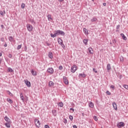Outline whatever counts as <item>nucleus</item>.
Returning a JSON list of instances; mask_svg holds the SVG:
<instances>
[{"mask_svg": "<svg viewBox=\"0 0 128 128\" xmlns=\"http://www.w3.org/2000/svg\"><path fill=\"white\" fill-rule=\"evenodd\" d=\"M55 34L56 36H60V34H61V36H64L65 33L64 31L60 30H57L55 31Z\"/></svg>", "mask_w": 128, "mask_h": 128, "instance_id": "1", "label": "nucleus"}, {"mask_svg": "<svg viewBox=\"0 0 128 128\" xmlns=\"http://www.w3.org/2000/svg\"><path fill=\"white\" fill-rule=\"evenodd\" d=\"M26 26L28 32H32V30H34V27H32V25L28 24H26Z\"/></svg>", "mask_w": 128, "mask_h": 128, "instance_id": "2", "label": "nucleus"}, {"mask_svg": "<svg viewBox=\"0 0 128 128\" xmlns=\"http://www.w3.org/2000/svg\"><path fill=\"white\" fill-rule=\"evenodd\" d=\"M34 122L36 128H40V120L38 119H35Z\"/></svg>", "mask_w": 128, "mask_h": 128, "instance_id": "3", "label": "nucleus"}, {"mask_svg": "<svg viewBox=\"0 0 128 128\" xmlns=\"http://www.w3.org/2000/svg\"><path fill=\"white\" fill-rule=\"evenodd\" d=\"M124 126H126V124H124V122H118L117 124V127H118V128H122Z\"/></svg>", "mask_w": 128, "mask_h": 128, "instance_id": "4", "label": "nucleus"}, {"mask_svg": "<svg viewBox=\"0 0 128 128\" xmlns=\"http://www.w3.org/2000/svg\"><path fill=\"white\" fill-rule=\"evenodd\" d=\"M76 65H73V66L71 68V72L73 74H74V72H76Z\"/></svg>", "mask_w": 128, "mask_h": 128, "instance_id": "5", "label": "nucleus"}, {"mask_svg": "<svg viewBox=\"0 0 128 128\" xmlns=\"http://www.w3.org/2000/svg\"><path fill=\"white\" fill-rule=\"evenodd\" d=\"M47 72L48 74H54V68H50L47 70Z\"/></svg>", "mask_w": 128, "mask_h": 128, "instance_id": "6", "label": "nucleus"}, {"mask_svg": "<svg viewBox=\"0 0 128 128\" xmlns=\"http://www.w3.org/2000/svg\"><path fill=\"white\" fill-rule=\"evenodd\" d=\"M24 84L28 86V88H30V82L28 81V80H24Z\"/></svg>", "mask_w": 128, "mask_h": 128, "instance_id": "7", "label": "nucleus"}, {"mask_svg": "<svg viewBox=\"0 0 128 128\" xmlns=\"http://www.w3.org/2000/svg\"><path fill=\"white\" fill-rule=\"evenodd\" d=\"M63 80L65 84H68V80L66 76H63Z\"/></svg>", "mask_w": 128, "mask_h": 128, "instance_id": "8", "label": "nucleus"}, {"mask_svg": "<svg viewBox=\"0 0 128 128\" xmlns=\"http://www.w3.org/2000/svg\"><path fill=\"white\" fill-rule=\"evenodd\" d=\"M4 120L6 122H12V121L10 120V119L8 117V116H6L4 118Z\"/></svg>", "mask_w": 128, "mask_h": 128, "instance_id": "9", "label": "nucleus"}, {"mask_svg": "<svg viewBox=\"0 0 128 128\" xmlns=\"http://www.w3.org/2000/svg\"><path fill=\"white\" fill-rule=\"evenodd\" d=\"M112 106L115 110H118V107L116 106V102H113Z\"/></svg>", "mask_w": 128, "mask_h": 128, "instance_id": "10", "label": "nucleus"}, {"mask_svg": "<svg viewBox=\"0 0 128 128\" xmlns=\"http://www.w3.org/2000/svg\"><path fill=\"white\" fill-rule=\"evenodd\" d=\"M86 78V74L83 73V74H80L78 75V77L79 78Z\"/></svg>", "mask_w": 128, "mask_h": 128, "instance_id": "11", "label": "nucleus"}, {"mask_svg": "<svg viewBox=\"0 0 128 128\" xmlns=\"http://www.w3.org/2000/svg\"><path fill=\"white\" fill-rule=\"evenodd\" d=\"M120 36L122 38V40H127L126 36H124V34L122 33L120 34Z\"/></svg>", "mask_w": 128, "mask_h": 128, "instance_id": "12", "label": "nucleus"}, {"mask_svg": "<svg viewBox=\"0 0 128 128\" xmlns=\"http://www.w3.org/2000/svg\"><path fill=\"white\" fill-rule=\"evenodd\" d=\"M31 74H32V76H38L36 72H34L33 69L31 70Z\"/></svg>", "mask_w": 128, "mask_h": 128, "instance_id": "13", "label": "nucleus"}, {"mask_svg": "<svg viewBox=\"0 0 128 128\" xmlns=\"http://www.w3.org/2000/svg\"><path fill=\"white\" fill-rule=\"evenodd\" d=\"M88 50L91 54H94V50H92V48H89L88 49Z\"/></svg>", "mask_w": 128, "mask_h": 128, "instance_id": "14", "label": "nucleus"}, {"mask_svg": "<svg viewBox=\"0 0 128 128\" xmlns=\"http://www.w3.org/2000/svg\"><path fill=\"white\" fill-rule=\"evenodd\" d=\"M83 32L84 34H88V30H86V28H84Z\"/></svg>", "mask_w": 128, "mask_h": 128, "instance_id": "15", "label": "nucleus"}, {"mask_svg": "<svg viewBox=\"0 0 128 128\" xmlns=\"http://www.w3.org/2000/svg\"><path fill=\"white\" fill-rule=\"evenodd\" d=\"M58 42L59 44H64L62 40L60 38H58Z\"/></svg>", "mask_w": 128, "mask_h": 128, "instance_id": "16", "label": "nucleus"}, {"mask_svg": "<svg viewBox=\"0 0 128 128\" xmlns=\"http://www.w3.org/2000/svg\"><path fill=\"white\" fill-rule=\"evenodd\" d=\"M20 98L22 102H24V97L22 95V93L20 94Z\"/></svg>", "mask_w": 128, "mask_h": 128, "instance_id": "17", "label": "nucleus"}, {"mask_svg": "<svg viewBox=\"0 0 128 128\" xmlns=\"http://www.w3.org/2000/svg\"><path fill=\"white\" fill-rule=\"evenodd\" d=\"M52 114L54 116H56V110H52Z\"/></svg>", "mask_w": 128, "mask_h": 128, "instance_id": "18", "label": "nucleus"}, {"mask_svg": "<svg viewBox=\"0 0 128 128\" xmlns=\"http://www.w3.org/2000/svg\"><path fill=\"white\" fill-rule=\"evenodd\" d=\"M48 58H52L53 56H52V52H49L48 54Z\"/></svg>", "mask_w": 128, "mask_h": 128, "instance_id": "19", "label": "nucleus"}, {"mask_svg": "<svg viewBox=\"0 0 128 128\" xmlns=\"http://www.w3.org/2000/svg\"><path fill=\"white\" fill-rule=\"evenodd\" d=\"M110 68H112V67L110 66V64H107V66H106V70H110Z\"/></svg>", "mask_w": 128, "mask_h": 128, "instance_id": "20", "label": "nucleus"}, {"mask_svg": "<svg viewBox=\"0 0 128 128\" xmlns=\"http://www.w3.org/2000/svg\"><path fill=\"white\" fill-rule=\"evenodd\" d=\"M96 20H98V18H96V17H94L92 19H91L92 22H96Z\"/></svg>", "mask_w": 128, "mask_h": 128, "instance_id": "21", "label": "nucleus"}, {"mask_svg": "<svg viewBox=\"0 0 128 128\" xmlns=\"http://www.w3.org/2000/svg\"><path fill=\"white\" fill-rule=\"evenodd\" d=\"M88 39H84L83 40L84 44L86 46L88 44Z\"/></svg>", "mask_w": 128, "mask_h": 128, "instance_id": "22", "label": "nucleus"}, {"mask_svg": "<svg viewBox=\"0 0 128 128\" xmlns=\"http://www.w3.org/2000/svg\"><path fill=\"white\" fill-rule=\"evenodd\" d=\"M10 122H6L5 123V126L6 128H10Z\"/></svg>", "mask_w": 128, "mask_h": 128, "instance_id": "23", "label": "nucleus"}, {"mask_svg": "<svg viewBox=\"0 0 128 128\" xmlns=\"http://www.w3.org/2000/svg\"><path fill=\"white\" fill-rule=\"evenodd\" d=\"M48 84L49 86H54V82H52V81H50L49 82Z\"/></svg>", "mask_w": 128, "mask_h": 128, "instance_id": "24", "label": "nucleus"}, {"mask_svg": "<svg viewBox=\"0 0 128 128\" xmlns=\"http://www.w3.org/2000/svg\"><path fill=\"white\" fill-rule=\"evenodd\" d=\"M8 72H14V70L12 68H8Z\"/></svg>", "mask_w": 128, "mask_h": 128, "instance_id": "25", "label": "nucleus"}, {"mask_svg": "<svg viewBox=\"0 0 128 128\" xmlns=\"http://www.w3.org/2000/svg\"><path fill=\"white\" fill-rule=\"evenodd\" d=\"M47 18H48V20H52V16L50 14H48Z\"/></svg>", "mask_w": 128, "mask_h": 128, "instance_id": "26", "label": "nucleus"}, {"mask_svg": "<svg viewBox=\"0 0 128 128\" xmlns=\"http://www.w3.org/2000/svg\"><path fill=\"white\" fill-rule=\"evenodd\" d=\"M89 107L92 108H94V104H92V102H90L89 104Z\"/></svg>", "mask_w": 128, "mask_h": 128, "instance_id": "27", "label": "nucleus"}, {"mask_svg": "<svg viewBox=\"0 0 128 128\" xmlns=\"http://www.w3.org/2000/svg\"><path fill=\"white\" fill-rule=\"evenodd\" d=\"M58 106H60V108H62L64 106V104L62 103V102H59L58 104Z\"/></svg>", "mask_w": 128, "mask_h": 128, "instance_id": "28", "label": "nucleus"}, {"mask_svg": "<svg viewBox=\"0 0 128 128\" xmlns=\"http://www.w3.org/2000/svg\"><path fill=\"white\" fill-rule=\"evenodd\" d=\"M50 34L51 38H56V33L54 34H52V33H51Z\"/></svg>", "mask_w": 128, "mask_h": 128, "instance_id": "29", "label": "nucleus"}, {"mask_svg": "<svg viewBox=\"0 0 128 128\" xmlns=\"http://www.w3.org/2000/svg\"><path fill=\"white\" fill-rule=\"evenodd\" d=\"M30 22L32 24H36V22H34V19H31L30 20Z\"/></svg>", "mask_w": 128, "mask_h": 128, "instance_id": "30", "label": "nucleus"}, {"mask_svg": "<svg viewBox=\"0 0 128 128\" xmlns=\"http://www.w3.org/2000/svg\"><path fill=\"white\" fill-rule=\"evenodd\" d=\"M120 25H118L116 26V32H119L120 30H120Z\"/></svg>", "mask_w": 128, "mask_h": 128, "instance_id": "31", "label": "nucleus"}, {"mask_svg": "<svg viewBox=\"0 0 128 128\" xmlns=\"http://www.w3.org/2000/svg\"><path fill=\"white\" fill-rule=\"evenodd\" d=\"M8 102H10V104H12V100L10 98H8Z\"/></svg>", "mask_w": 128, "mask_h": 128, "instance_id": "32", "label": "nucleus"}, {"mask_svg": "<svg viewBox=\"0 0 128 128\" xmlns=\"http://www.w3.org/2000/svg\"><path fill=\"white\" fill-rule=\"evenodd\" d=\"M69 118L70 120H74V117L72 116L71 115H70L69 116Z\"/></svg>", "mask_w": 128, "mask_h": 128, "instance_id": "33", "label": "nucleus"}, {"mask_svg": "<svg viewBox=\"0 0 128 128\" xmlns=\"http://www.w3.org/2000/svg\"><path fill=\"white\" fill-rule=\"evenodd\" d=\"M63 122H64V124H68V120L66 118H64Z\"/></svg>", "mask_w": 128, "mask_h": 128, "instance_id": "34", "label": "nucleus"}, {"mask_svg": "<svg viewBox=\"0 0 128 128\" xmlns=\"http://www.w3.org/2000/svg\"><path fill=\"white\" fill-rule=\"evenodd\" d=\"M22 48V45H19L18 46L17 50H20Z\"/></svg>", "mask_w": 128, "mask_h": 128, "instance_id": "35", "label": "nucleus"}, {"mask_svg": "<svg viewBox=\"0 0 128 128\" xmlns=\"http://www.w3.org/2000/svg\"><path fill=\"white\" fill-rule=\"evenodd\" d=\"M124 88H126V90H128V86L126 84L124 85Z\"/></svg>", "mask_w": 128, "mask_h": 128, "instance_id": "36", "label": "nucleus"}, {"mask_svg": "<svg viewBox=\"0 0 128 128\" xmlns=\"http://www.w3.org/2000/svg\"><path fill=\"white\" fill-rule=\"evenodd\" d=\"M8 94L10 96H12V92H10V90L8 91Z\"/></svg>", "mask_w": 128, "mask_h": 128, "instance_id": "37", "label": "nucleus"}, {"mask_svg": "<svg viewBox=\"0 0 128 128\" xmlns=\"http://www.w3.org/2000/svg\"><path fill=\"white\" fill-rule=\"evenodd\" d=\"M12 36H10V37H9V40L10 41V42H12Z\"/></svg>", "mask_w": 128, "mask_h": 128, "instance_id": "38", "label": "nucleus"}, {"mask_svg": "<svg viewBox=\"0 0 128 128\" xmlns=\"http://www.w3.org/2000/svg\"><path fill=\"white\" fill-rule=\"evenodd\" d=\"M93 72H96V74H98V70H96L95 68H93Z\"/></svg>", "mask_w": 128, "mask_h": 128, "instance_id": "39", "label": "nucleus"}, {"mask_svg": "<svg viewBox=\"0 0 128 128\" xmlns=\"http://www.w3.org/2000/svg\"><path fill=\"white\" fill-rule=\"evenodd\" d=\"M22 8H24V4L22 3L21 6Z\"/></svg>", "mask_w": 128, "mask_h": 128, "instance_id": "40", "label": "nucleus"}, {"mask_svg": "<svg viewBox=\"0 0 128 128\" xmlns=\"http://www.w3.org/2000/svg\"><path fill=\"white\" fill-rule=\"evenodd\" d=\"M62 68H63V67L62 66H59V70H62Z\"/></svg>", "mask_w": 128, "mask_h": 128, "instance_id": "41", "label": "nucleus"}, {"mask_svg": "<svg viewBox=\"0 0 128 128\" xmlns=\"http://www.w3.org/2000/svg\"><path fill=\"white\" fill-rule=\"evenodd\" d=\"M113 44H116V39H114L112 40Z\"/></svg>", "mask_w": 128, "mask_h": 128, "instance_id": "42", "label": "nucleus"}, {"mask_svg": "<svg viewBox=\"0 0 128 128\" xmlns=\"http://www.w3.org/2000/svg\"><path fill=\"white\" fill-rule=\"evenodd\" d=\"M8 56L10 58H12V54H8Z\"/></svg>", "mask_w": 128, "mask_h": 128, "instance_id": "43", "label": "nucleus"}, {"mask_svg": "<svg viewBox=\"0 0 128 128\" xmlns=\"http://www.w3.org/2000/svg\"><path fill=\"white\" fill-rule=\"evenodd\" d=\"M94 120L96 121L98 120V117L96 116H94Z\"/></svg>", "mask_w": 128, "mask_h": 128, "instance_id": "44", "label": "nucleus"}, {"mask_svg": "<svg viewBox=\"0 0 128 128\" xmlns=\"http://www.w3.org/2000/svg\"><path fill=\"white\" fill-rule=\"evenodd\" d=\"M60 46L62 48H66V46L64 44H61Z\"/></svg>", "mask_w": 128, "mask_h": 128, "instance_id": "45", "label": "nucleus"}, {"mask_svg": "<svg viewBox=\"0 0 128 128\" xmlns=\"http://www.w3.org/2000/svg\"><path fill=\"white\" fill-rule=\"evenodd\" d=\"M110 88H112V90H114V86L112 85L110 86Z\"/></svg>", "mask_w": 128, "mask_h": 128, "instance_id": "46", "label": "nucleus"}, {"mask_svg": "<svg viewBox=\"0 0 128 128\" xmlns=\"http://www.w3.org/2000/svg\"><path fill=\"white\" fill-rule=\"evenodd\" d=\"M46 44H47V46H50V44H48V42H46Z\"/></svg>", "mask_w": 128, "mask_h": 128, "instance_id": "47", "label": "nucleus"}, {"mask_svg": "<svg viewBox=\"0 0 128 128\" xmlns=\"http://www.w3.org/2000/svg\"><path fill=\"white\" fill-rule=\"evenodd\" d=\"M106 93L107 94H108V96H110V92L109 91H106Z\"/></svg>", "mask_w": 128, "mask_h": 128, "instance_id": "48", "label": "nucleus"}, {"mask_svg": "<svg viewBox=\"0 0 128 128\" xmlns=\"http://www.w3.org/2000/svg\"><path fill=\"white\" fill-rule=\"evenodd\" d=\"M44 128H50V126H48V125H45Z\"/></svg>", "mask_w": 128, "mask_h": 128, "instance_id": "49", "label": "nucleus"}, {"mask_svg": "<svg viewBox=\"0 0 128 128\" xmlns=\"http://www.w3.org/2000/svg\"><path fill=\"white\" fill-rule=\"evenodd\" d=\"M70 110H72V112H74V108H70Z\"/></svg>", "mask_w": 128, "mask_h": 128, "instance_id": "50", "label": "nucleus"}, {"mask_svg": "<svg viewBox=\"0 0 128 128\" xmlns=\"http://www.w3.org/2000/svg\"><path fill=\"white\" fill-rule=\"evenodd\" d=\"M0 14L1 16H4V12L2 11H0Z\"/></svg>", "mask_w": 128, "mask_h": 128, "instance_id": "51", "label": "nucleus"}, {"mask_svg": "<svg viewBox=\"0 0 128 128\" xmlns=\"http://www.w3.org/2000/svg\"><path fill=\"white\" fill-rule=\"evenodd\" d=\"M2 42H4V38H1Z\"/></svg>", "mask_w": 128, "mask_h": 128, "instance_id": "52", "label": "nucleus"}, {"mask_svg": "<svg viewBox=\"0 0 128 128\" xmlns=\"http://www.w3.org/2000/svg\"><path fill=\"white\" fill-rule=\"evenodd\" d=\"M4 46L5 48H6L8 46V44H6V42L5 43V44H4Z\"/></svg>", "mask_w": 128, "mask_h": 128, "instance_id": "53", "label": "nucleus"}, {"mask_svg": "<svg viewBox=\"0 0 128 128\" xmlns=\"http://www.w3.org/2000/svg\"><path fill=\"white\" fill-rule=\"evenodd\" d=\"M120 62H124V58H120Z\"/></svg>", "mask_w": 128, "mask_h": 128, "instance_id": "54", "label": "nucleus"}, {"mask_svg": "<svg viewBox=\"0 0 128 128\" xmlns=\"http://www.w3.org/2000/svg\"><path fill=\"white\" fill-rule=\"evenodd\" d=\"M73 128H78V127H77L76 126V125H74V126H73Z\"/></svg>", "mask_w": 128, "mask_h": 128, "instance_id": "55", "label": "nucleus"}, {"mask_svg": "<svg viewBox=\"0 0 128 128\" xmlns=\"http://www.w3.org/2000/svg\"><path fill=\"white\" fill-rule=\"evenodd\" d=\"M103 6H106V3H104V4H103Z\"/></svg>", "mask_w": 128, "mask_h": 128, "instance_id": "56", "label": "nucleus"}, {"mask_svg": "<svg viewBox=\"0 0 128 128\" xmlns=\"http://www.w3.org/2000/svg\"><path fill=\"white\" fill-rule=\"evenodd\" d=\"M1 28H4V25H3V24L1 25Z\"/></svg>", "mask_w": 128, "mask_h": 128, "instance_id": "57", "label": "nucleus"}, {"mask_svg": "<svg viewBox=\"0 0 128 128\" xmlns=\"http://www.w3.org/2000/svg\"><path fill=\"white\" fill-rule=\"evenodd\" d=\"M2 59L0 60V64H2Z\"/></svg>", "mask_w": 128, "mask_h": 128, "instance_id": "58", "label": "nucleus"}, {"mask_svg": "<svg viewBox=\"0 0 128 128\" xmlns=\"http://www.w3.org/2000/svg\"><path fill=\"white\" fill-rule=\"evenodd\" d=\"M60 2H63L64 0H58Z\"/></svg>", "mask_w": 128, "mask_h": 128, "instance_id": "59", "label": "nucleus"}, {"mask_svg": "<svg viewBox=\"0 0 128 128\" xmlns=\"http://www.w3.org/2000/svg\"><path fill=\"white\" fill-rule=\"evenodd\" d=\"M2 56V53L0 52V56Z\"/></svg>", "mask_w": 128, "mask_h": 128, "instance_id": "60", "label": "nucleus"}, {"mask_svg": "<svg viewBox=\"0 0 128 128\" xmlns=\"http://www.w3.org/2000/svg\"><path fill=\"white\" fill-rule=\"evenodd\" d=\"M82 116H84V113L82 114Z\"/></svg>", "mask_w": 128, "mask_h": 128, "instance_id": "61", "label": "nucleus"}, {"mask_svg": "<svg viewBox=\"0 0 128 128\" xmlns=\"http://www.w3.org/2000/svg\"><path fill=\"white\" fill-rule=\"evenodd\" d=\"M31 0V2H34V0Z\"/></svg>", "mask_w": 128, "mask_h": 128, "instance_id": "62", "label": "nucleus"}, {"mask_svg": "<svg viewBox=\"0 0 128 128\" xmlns=\"http://www.w3.org/2000/svg\"><path fill=\"white\" fill-rule=\"evenodd\" d=\"M4 14H6V11L4 10Z\"/></svg>", "mask_w": 128, "mask_h": 128, "instance_id": "63", "label": "nucleus"}, {"mask_svg": "<svg viewBox=\"0 0 128 128\" xmlns=\"http://www.w3.org/2000/svg\"><path fill=\"white\" fill-rule=\"evenodd\" d=\"M92 0V2H94V0Z\"/></svg>", "mask_w": 128, "mask_h": 128, "instance_id": "64", "label": "nucleus"}]
</instances>
